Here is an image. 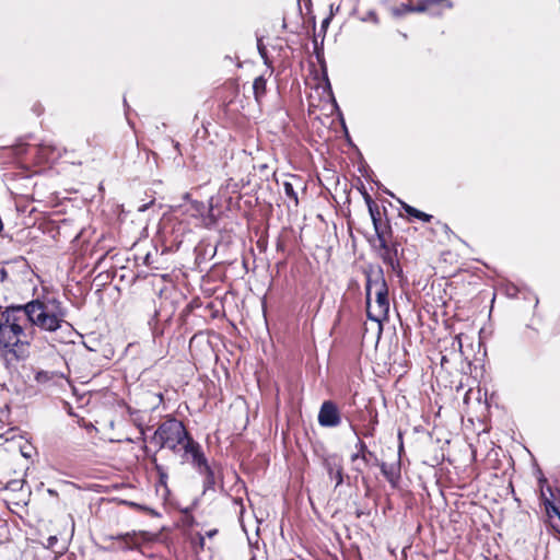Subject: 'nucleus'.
<instances>
[{
  "instance_id": "obj_44",
  "label": "nucleus",
  "mask_w": 560,
  "mask_h": 560,
  "mask_svg": "<svg viewBox=\"0 0 560 560\" xmlns=\"http://www.w3.org/2000/svg\"><path fill=\"white\" fill-rule=\"evenodd\" d=\"M148 209V205H143L139 208V211H145Z\"/></svg>"
},
{
  "instance_id": "obj_27",
  "label": "nucleus",
  "mask_w": 560,
  "mask_h": 560,
  "mask_svg": "<svg viewBox=\"0 0 560 560\" xmlns=\"http://www.w3.org/2000/svg\"><path fill=\"white\" fill-rule=\"evenodd\" d=\"M35 380L38 383H47L52 380V373H50L48 371L40 370V371L36 372Z\"/></svg>"
},
{
  "instance_id": "obj_41",
  "label": "nucleus",
  "mask_w": 560,
  "mask_h": 560,
  "mask_svg": "<svg viewBox=\"0 0 560 560\" xmlns=\"http://www.w3.org/2000/svg\"><path fill=\"white\" fill-rule=\"evenodd\" d=\"M209 217L211 219L212 222H215L217 219L214 218V215L212 214V207L209 209Z\"/></svg>"
},
{
  "instance_id": "obj_40",
  "label": "nucleus",
  "mask_w": 560,
  "mask_h": 560,
  "mask_svg": "<svg viewBox=\"0 0 560 560\" xmlns=\"http://www.w3.org/2000/svg\"><path fill=\"white\" fill-rule=\"evenodd\" d=\"M47 492H48V494H49V495H51V497H56V495H58V492H57L56 490H54V489H48V490H47Z\"/></svg>"
},
{
  "instance_id": "obj_6",
  "label": "nucleus",
  "mask_w": 560,
  "mask_h": 560,
  "mask_svg": "<svg viewBox=\"0 0 560 560\" xmlns=\"http://www.w3.org/2000/svg\"><path fill=\"white\" fill-rule=\"evenodd\" d=\"M366 304V316L370 320L381 324L383 320L388 318L389 313V298H388V285L385 288H378L375 291V304H371V300H365Z\"/></svg>"
},
{
  "instance_id": "obj_33",
  "label": "nucleus",
  "mask_w": 560,
  "mask_h": 560,
  "mask_svg": "<svg viewBox=\"0 0 560 560\" xmlns=\"http://www.w3.org/2000/svg\"><path fill=\"white\" fill-rule=\"evenodd\" d=\"M8 279V271L5 268L0 269V282H4Z\"/></svg>"
},
{
  "instance_id": "obj_58",
  "label": "nucleus",
  "mask_w": 560,
  "mask_h": 560,
  "mask_svg": "<svg viewBox=\"0 0 560 560\" xmlns=\"http://www.w3.org/2000/svg\"><path fill=\"white\" fill-rule=\"evenodd\" d=\"M300 1H301V0H298V4H299V5H300Z\"/></svg>"
},
{
  "instance_id": "obj_22",
  "label": "nucleus",
  "mask_w": 560,
  "mask_h": 560,
  "mask_svg": "<svg viewBox=\"0 0 560 560\" xmlns=\"http://www.w3.org/2000/svg\"><path fill=\"white\" fill-rule=\"evenodd\" d=\"M121 503L125 504V505H128V506H130L132 509H136V510H139V511H144L149 515H153V516H159L160 515L155 510H153V509H151L149 506L141 505L139 503L132 502V501L124 500V501H121Z\"/></svg>"
},
{
  "instance_id": "obj_43",
  "label": "nucleus",
  "mask_w": 560,
  "mask_h": 560,
  "mask_svg": "<svg viewBox=\"0 0 560 560\" xmlns=\"http://www.w3.org/2000/svg\"><path fill=\"white\" fill-rule=\"evenodd\" d=\"M234 502H235L236 504H241V505H243V500H242L241 498L235 499V500H234Z\"/></svg>"
},
{
  "instance_id": "obj_54",
  "label": "nucleus",
  "mask_w": 560,
  "mask_h": 560,
  "mask_svg": "<svg viewBox=\"0 0 560 560\" xmlns=\"http://www.w3.org/2000/svg\"><path fill=\"white\" fill-rule=\"evenodd\" d=\"M140 431H141V435L143 436L144 435V430L140 429Z\"/></svg>"
},
{
  "instance_id": "obj_51",
  "label": "nucleus",
  "mask_w": 560,
  "mask_h": 560,
  "mask_svg": "<svg viewBox=\"0 0 560 560\" xmlns=\"http://www.w3.org/2000/svg\"><path fill=\"white\" fill-rule=\"evenodd\" d=\"M1 526H2V527H7V523H5V522H3V521H1Z\"/></svg>"
},
{
  "instance_id": "obj_57",
  "label": "nucleus",
  "mask_w": 560,
  "mask_h": 560,
  "mask_svg": "<svg viewBox=\"0 0 560 560\" xmlns=\"http://www.w3.org/2000/svg\"><path fill=\"white\" fill-rule=\"evenodd\" d=\"M307 4L311 5V0H306Z\"/></svg>"
},
{
  "instance_id": "obj_32",
  "label": "nucleus",
  "mask_w": 560,
  "mask_h": 560,
  "mask_svg": "<svg viewBox=\"0 0 560 560\" xmlns=\"http://www.w3.org/2000/svg\"><path fill=\"white\" fill-rule=\"evenodd\" d=\"M359 191L361 192L363 199L365 200V198H368L366 196H370V194L368 192L365 186L361 183L360 187H358Z\"/></svg>"
},
{
  "instance_id": "obj_35",
  "label": "nucleus",
  "mask_w": 560,
  "mask_h": 560,
  "mask_svg": "<svg viewBox=\"0 0 560 560\" xmlns=\"http://www.w3.org/2000/svg\"><path fill=\"white\" fill-rule=\"evenodd\" d=\"M143 262H144V265H147V266H150V265L152 264V260H151V253H148V254L144 256Z\"/></svg>"
},
{
  "instance_id": "obj_7",
  "label": "nucleus",
  "mask_w": 560,
  "mask_h": 560,
  "mask_svg": "<svg viewBox=\"0 0 560 560\" xmlns=\"http://www.w3.org/2000/svg\"><path fill=\"white\" fill-rule=\"evenodd\" d=\"M318 424L323 428H336L341 422V413L337 404L332 400H325L318 411Z\"/></svg>"
},
{
  "instance_id": "obj_42",
  "label": "nucleus",
  "mask_w": 560,
  "mask_h": 560,
  "mask_svg": "<svg viewBox=\"0 0 560 560\" xmlns=\"http://www.w3.org/2000/svg\"><path fill=\"white\" fill-rule=\"evenodd\" d=\"M456 339H457L458 350L460 351V350H462V347H463V346H462V340H460V338H459V337H456Z\"/></svg>"
},
{
  "instance_id": "obj_4",
  "label": "nucleus",
  "mask_w": 560,
  "mask_h": 560,
  "mask_svg": "<svg viewBox=\"0 0 560 560\" xmlns=\"http://www.w3.org/2000/svg\"><path fill=\"white\" fill-rule=\"evenodd\" d=\"M187 452H190V458L188 462L203 478V493L215 489V474L213 468L209 465L207 457L201 448L194 446L192 444L187 445Z\"/></svg>"
},
{
  "instance_id": "obj_12",
  "label": "nucleus",
  "mask_w": 560,
  "mask_h": 560,
  "mask_svg": "<svg viewBox=\"0 0 560 560\" xmlns=\"http://www.w3.org/2000/svg\"><path fill=\"white\" fill-rule=\"evenodd\" d=\"M386 208H384V214H386ZM376 238L378 241L380 246H385V242L393 241V229L389 219L385 215V220H381L378 222L377 228H374Z\"/></svg>"
},
{
  "instance_id": "obj_28",
  "label": "nucleus",
  "mask_w": 560,
  "mask_h": 560,
  "mask_svg": "<svg viewBox=\"0 0 560 560\" xmlns=\"http://www.w3.org/2000/svg\"><path fill=\"white\" fill-rule=\"evenodd\" d=\"M164 448H168L174 454H178L182 457L184 453V443L168 442V445H164Z\"/></svg>"
},
{
  "instance_id": "obj_48",
  "label": "nucleus",
  "mask_w": 560,
  "mask_h": 560,
  "mask_svg": "<svg viewBox=\"0 0 560 560\" xmlns=\"http://www.w3.org/2000/svg\"><path fill=\"white\" fill-rule=\"evenodd\" d=\"M220 490H221L222 492L224 491L223 482H221V485H220Z\"/></svg>"
},
{
  "instance_id": "obj_55",
  "label": "nucleus",
  "mask_w": 560,
  "mask_h": 560,
  "mask_svg": "<svg viewBox=\"0 0 560 560\" xmlns=\"http://www.w3.org/2000/svg\"><path fill=\"white\" fill-rule=\"evenodd\" d=\"M541 481H546V478H544V477H542V478H540V479H539V482H541Z\"/></svg>"
},
{
  "instance_id": "obj_30",
  "label": "nucleus",
  "mask_w": 560,
  "mask_h": 560,
  "mask_svg": "<svg viewBox=\"0 0 560 560\" xmlns=\"http://www.w3.org/2000/svg\"><path fill=\"white\" fill-rule=\"evenodd\" d=\"M362 22L371 21L374 24H378V16L377 13L374 10H369L364 16L360 19Z\"/></svg>"
},
{
  "instance_id": "obj_47",
  "label": "nucleus",
  "mask_w": 560,
  "mask_h": 560,
  "mask_svg": "<svg viewBox=\"0 0 560 560\" xmlns=\"http://www.w3.org/2000/svg\"><path fill=\"white\" fill-rule=\"evenodd\" d=\"M173 143H174V147L178 150V148H179V143H178V142H175V141H173Z\"/></svg>"
},
{
  "instance_id": "obj_5",
  "label": "nucleus",
  "mask_w": 560,
  "mask_h": 560,
  "mask_svg": "<svg viewBox=\"0 0 560 560\" xmlns=\"http://www.w3.org/2000/svg\"><path fill=\"white\" fill-rule=\"evenodd\" d=\"M355 450L357 451L351 455L350 459L354 464L352 469L357 474L363 475L364 468L377 466L380 464L381 460L378 459L376 454L370 451L366 443L360 438L355 443ZM362 481H366L364 476H362Z\"/></svg>"
},
{
  "instance_id": "obj_14",
  "label": "nucleus",
  "mask_w": 560,
  "mask_h": 560,
  "mask_svg": "<svg viewBox=\"0 0 560 560\" xmlns=\"http://www.w3.org/2000/svg\"><path fill=\"white\" fill-rule=\"evenodd\" d=\"M398 246L399 244L396 241H387L385 242V246H380V258L383 262L392 264L394 259H398Z\"/></svg>"
},
{
  "instance_id": "obj_38",
  "label": "nucleus",
  "mask_w": 560,
  "mask_h": 560,
  "mask_svg": "<svg viewBox=\"0 0 560 560\" xmlns=\"http://www.w3.org/2000/svg\"><path fill=\"white\" fill-rule=\"evenodd\" d=\"M217 533H218V529H210V530H208V532L206 533V535H207L209 538H211V537H213L214 535H217Z\"/></svg>"
},
{
  "instance_id": "obj_21",
  "label": "nucleus",
  "mask_w": 560,
  "mask_h": 560,
  "mask_svg": "<svg viewBox=\"0 0 560 560\" xmlns=\"http://www.w3.org/2000/svg\"><path fill=\"white\" fill-rule=\"evenodd\" d=\"M359 173L366 178L368 180H371L376 187H381V182L373 178V171L370 168V166L362 162L358 167Z\"/></svg>"
},
{
  "instance_id": "obj_34",
  "label": "nucleus",
  "mask_w": 560,
  "mask_h": 560,
  "mask_svg": "<svg viewBox=\"0 0 560 560\" xmlns=\"http://www.w3.org/2000/svg\"><path fill=\"white\" fill-rule=\"evenodd\" d=\"M378 189H382V191L393 198H396L395 195L389 190L387 189L386 187H384L382 184H381V187H377Z\"/></svg>"
},
{
  "instance_id": "obj_29",
  "label": "nucleus",
  "mask_w": 560,
  "mask_h": 560,
  "mask_svg": "<svg viewBox=\"0 0 560 560\" xmlns=\"http://www.w3.org/2000/svg\"><path fill=\"white\" fill-rule=\"evenodd\" d=\"M429 4H432L429 0H419L415 5H412V11L419 13L424 12Z\"/></svg>"
},
{
  "instance_id": "obj_16",
  "label": "nucleus",
  "mask_w": 560,
  "mask_h": 560,
  "mask_svg": "<svg viewBox=\"0 0 560 560\" xmlns=\"http://www.w3.org/2000/svg\"><path fill=\"white\" fill-rule=\"evenodd\" d=\"M110 538L118 540L122 550H131L138 546V539L135 532L119 534L117 536H112Z\"/></svg>"
},
{
  "instance_id": "obj_45",
  "label": "nucleus",
  "mask_w": 560,
  "mask_h": 560,
  "mask_svg": "<svg viewBox=\"0 0 560 560\" xmlns=\"http://www.w3.org/2000/svg\"><path fill=\"white\" fill-rule=\"evenodd\" d=\"M350 427H351V429H352L353 433L358 436V431H357L355 427H354V425H352V424H350Z\"/></svg>"
},
{
  "instance_id": "obj_17",
  "label": "nucleus",
  "mask_w": 560,
  "mask_h": 560,
  "mask_svg": "<svg viewBox=\"0 0 560 560\" xmlns=\"http://www.w3.org/2000/svg\"><path fill=\"white\" fill-rule=\"evenodd\" d=\"M365 203L369 210V214L372 220L373 228H377L378 222L382 220V213L377 203L374 202L371 196H366Z\"/></svg>"
},
{
  "instance_id": "obj_23",
  "label": "nucleus",
  "mask_w": 560,
  "mask_h": 560,
  "mask_svg": "<svg viewBox=\"0 0 560 560\" xmlns=\"http://www.w3.org/2000/svg\"><path fill=\"white\" fill-rule=\"evenodd\" d=\"M283 189L287 197L294 202V206H298L299 198L296 191L294 190L293 184L290 182H283Z\"/></svg>"
},
{
  "instance_id": "obj_46",
  "label": "nucleus",
  "mask_w": 560,
  "mask_h": 560,
  "mask_svg": "<svg viewBox=\"0 0 560 560\" xmlns=\"http://www.w3.org/2000/svg\"><path fill=\"white\" fill-rule=\"evenodd\" d=\"M557 517L559 518L560 521V512L557 514ZM557 532L560 534V526L557 528Z\"/></svg>"
},
{
  "instance_id": "obj_20",
  "label": "nucleus",
  "mask_w": 560,
  "mask_h": 560,
  "mask_svg": "<svg viewBox=\"0 0 560 560\" xmlns=\"http://www.w3.org/2000/svg\"><path fill=\"white\" fill-rule=\"evenodd\" d=\"M257 50L261 59L264 60V63L272 70V62L268 56V50L266 46L264 45L262 38L257 37Z\"/></svg>"
},
{
  "instance_id": "obj_53",
  "label": "nucleus",
  "mask_w": 560,
  "mask_h": 560,
  "mask_svg": "<svg viewBox=\"0 0 560 560\" xmlns=\"http://www.w3.org/2000/svg\"><path fill=\"white\" fill-rule=\"evenodd\" d=\"M293 178L300 180V177L296 175H294Z\"/></svg>"
},
{
  "instance_id": "obj_31",
  "label": "nucleus",
  "mask_w": 560,
  "mask_h": 560,
  "mask_svg": "<svg viewBox=\"0 0 560 560\" xmlns=\"http://www.w3.org/2000/svg\"><path fill=\"white\" fill-rule=\"evenodd\" d=\"M545 506L549 515L555 514L557 516V514L560 512V509L555 504L553 501L549 499H546Z\"/></svg>"
},
{
  "instance_id": "obj_1",
  "label": "nucleus",
  "mask_w": 560,
  "mask_h": 560,
  "mask_svg": "<svg viewBox=\"0 0 560 560\" xmlns=\"http://www.w3.org/2000/svg\"><path fill=\"white\" fill-rule=\"evenodd\" d=\"M68 310L58 296L43 288V292L24 304H11L1 313L0 322L9 326L8 331L34 336V327L42 331L56 332L66 329L71 334L72 325L66 319Z\"/></svg>"
},
{
  "instance_id": "obj_10",
  "label": "nucleus",
  "mask_w": 560,
  "mask_h": 560,
  "mask_svg": "<svg viewBox=\"0 0 560 560\" xmlns=\"http://www.w3.org/2000/svg\"><path fill=\"white\" fill-rule=\"evenodd\" d=\"M380 467L382 475L392 486V488H397L401 478V464L400 458H398L395 463L387 464L385 462H380L376 466Z\"/></svg>"
},
{
  "instance_id": "obj_50",
  "label": "nucleus",
  "mask_w": 560,
  "mask_h": 560,
  "mask_svg": "<svg viewBox=\"0 0 560 560\" xmlns=\"http://www.w3.org/2000/svg\"><path fill=\"white\" fill-rule=\"evenodd\" d=\"M124 105H125L126 108H129L126 98L124 100Z\"/></svg>"
},
{
  "instance_id": "obj_11",
  "label": "nucleus",
  "mask_w": 560,
  "mask_h": 560,
  "mask_svg": "<svg viewBox=\"0 0 560 560\" xmlns=\"http://www.w3.org/2000/svg\"><path fill=\"white\" fill-rule=\"evenodd\" d=\"M27 144L19 142L14 145L0 147V164H7L27 151Z\"/></svg>"
},
{
  "instance_id": "obj_18",
  "label": "nucleus",
  "mask_w": 560,
  "mask_h": 560,
  "mask_svg": "<svg viewBox=\"0 0 560 560\" xmlns=\"http://www.w3.org/2000/svg\"><path fill=\"white\" fill-rule=\"evenodd\" d=\"M267 80L264 75H259L254 80L253 92L254 97L257 102H260L261 97L266 94Z\"/></svg>"
},
{
  "instance_id": "obj_9",
  "label": "nucleus",
  "mask_w": 560,
  "mask_h": 560,
  "mask_svg": "<svg viewBox=\"0 0 560 560\" xmlns=\"http://www.w3.org/2000/svg\"><path fill=\"white\" fill-rule=\"evenodd\" d=\"M323 466L330 479H335V488L343 483L342 458L337 454H327L323 457Z\"/></svg>"
},
{
  "instance_id": "obj_26",
  "label": "nucleus",
  "mask_w": 560,
  "mask_h": 560,
  "mask_svg": "<svg viewBox=\"0 0 560 560\" xmlns=\"http://www.w3.org/2000/svg\"><path fill=\"white\" fill-rule=\"evenodd\" d=\"M409 12H413L412 4H409V3H401L399 7H397L393 10V14L395 16H401Z\"/></svg>"
},
{
  "instance_id": "obj_2",
  "label": "nucleus",
  "mask_w": 560,
  "mask_h": 560,
  "mask_svg": "<svg viewBox=\"0 0 560 560\" xmlns=\"http://www.w3.org/2000/svg\"><path fill=\"white\" fill-rule=\"evenodd\" d=\"M151 442L156 443L159 451L164 448V445H168V442L184 443V453L182 454V463H186L190 458V452H187V445L192 444L198 448L201 445L195 441L191 434L187 431L183 421L175 417H168L164 420L158 429L154 431Z\"/></svg>"
},
{
  "instance_id": "obj_15",
  "label": "nucleus",
  "mask_w": 560,
  "mask_h": 560,
  "mask_svg": "<svg viewBox=\"0 0 560 560\" xmlns=\"http://www.w3.org/2000/svg\"><path fill=\"white\" fill-rule=\"evenodd\" d=\"M398 203L400 205L401 209L411 218L413 219H417V220H420L422 222H430L431 219L433 218L431 214L429 213H425L410 205H408L407 202H405L404 200L399 199V198H396Z\"/></svg>"
},
{
  "instance_id": "obj_37",
  "label": "nucleus",
  "mask_w": 560,
  "mask_h": 560,
  "mask_svg": "<svg viewBox=\"0 0 560 560\" xmlns=\"http://www.w3.org/2000/svg\"><path fill=\"white\" fill-rule=\"evenodd\" d=\"M399 440H400V443H399V447H398V453L400 454L404 451V443H402L401 433H399Z\"/></svg>"
},
{
  "instance_id": "obj_49",
  "label": "nucleus",
  "mask_w": 560,
  "mask_h": 560,
  "mask_svg": "<svg viewBox=\"0 0 560 560\" xmlns=\"http://www.w3.org/2000/svg\"><path fill=\"white\" fill-rule=\"evenodd\" d=\"M313 27L315 28V25H316V21H315V16H313Z\"/></svg>"
},
{
  "instance_id": "obj_8",
  "label": "nucleus",
  "mask_w": 560,
  "mask_h": 560,
  "mask_svg": "<svg viewBox=\"0 0 560 560\" xmlns=\"http://www.w3.org/2000/svg\"><path fill=\"white\" fill-rule=\"evenodd\" d=\"M363 273L366 278L365 283V300L370 301L372 298V289L385 288L387 282L384 276V270L381 266H373L372 264L363 268Z\"/></svg>"
},
{
  "instance_id": "obj_24",
  "label": "nucleus",
  "mask_w": 560,
  "mask_h": 560,
  "mask_svg": "<svg viewBox=\"0 0 560 560\" xmlns=\"http://www.w3.org/2000/svg\"><path fill=\"white\" fill-rule=\"evenodd\" d=\"M330 9L332 10V5L330 7ZM332 11L330 12V14L328 16H326L323 21H322V24H320V31H319V34H317V38L319 36H322V39H325V36H326V32H327V28L332 20Z\"/></svg>"
},
{
  "instance_id": "obj_3",
  "label": "nucleus",
  "mask_w": 560,
  "mask_h": 560,
  "mask_svg": "<svg viewBox=\"0 0 560 560\" xmlns=\"http://www.w3.org/2000/svg\"><path fill=\"white\" fill-rule=\"evenodd\" d=\"M9 326L0 322V358L8 370L15 369L19 361L25 360L30 352L32 334L23 337L20 334L8 331Z\"/></svg>"
},
{
  "instance_id": "obj_39",
  "label": "nucleus",
  "mask_w": 560,
  "mask_h": 560,
  "mask_svg": "<svg viewBox=\"0 0 560 560\" xmlns=\"http://www.w3.org/2000/svg\"><path fill=\"white\" fill-rule=\"evenodd\" d=\"M55 542H57V537L56 536H50L48 538V545L52 546Z\"/></svg>"
},
{
  "instance_id": "obj_52",
  "label": "nucleus",
  "mask_w": 560,
  "mask_h": 560,
  "mask_svg": "<svg viewBox=\"0 0 560 560\" xmlns=\"http://www.w3.org/2000/svg\"><path fill=\"white\" fill-rule=\"evenodd\" d=\"M34 110L37 112V115H40V112L37 109V107H35Z\"/></svg>"
},
{
  "instance_id": "obj_36",
  "label": "nucleus",
  "mask_w": 560,
  "mask_h": 560,
  "mask_svg": "<svg viewBox=\"0 0 560 560\" xmlns=\"http://www.w3.org/2000/svg\"><path fill=\"white\" fill-rule=\"evenodd\" d=\"M365 514H369V512H365L364 510H361V509H357V510H355V516H357L358 518L362 517V516H363V515H365Z\"/></svg>"
},
{
  "instance_id": "obj_25",
  "label": "nucleus",
  "mask_w": 560,
  "mask_h": 560,
  "mask_svg": "<svg viewBox=\"0 0 560 560\" xmlns=\"http://www.w3.org/2000/svg\"><path fill=\"white\" fill-rule=\"evenodd\" d=\"M392 271L395 273V276L399 279H404V270L399 262V259H394L392 264H386Z\"/></svg>"
},
{
  "instance_id": "obj_13",
  "label": "nucleus",
  "mask_w": 560,
  "mask_h": 560,
  "mask_svg": "<svg viewBox=\"0 0 560 560\" xmlns=\"http://www.w3.org/2000/svg\"><path fill=\"white\" fill-rule=\"evenodd\" d=\"M313 48H314V55H315L316 60L320 67L322 73L325 77L326 85L329 90H331L328 74H327V63H326L325 56H324V39L318 40L316 34L314 35V38H313Z\"/></svg>"
},
{
  "instance_id": "obj_56",
  "label": "nucleus",
  "mask_w": 560,
  "mask_h": 560,
  "mask_svg": "<svg viewBox=\"0 0 560 560\" xmlns=\"http://www.w3.org/2000/svg\"><path fill=\"white\" fill-rule=\"evenodd\" d=\"M203 540H205V538H203V537H200V542H201V545L203 544Z\"/></svg>"
},
{
  "instance_id": "obj_19",
  "label": "nucleus",
  "mask_w": 560,
  "mask_h": 560,
  "mask_svg": "<svg viewBox=\"0 0 560 560\" xmlns=\"http://www.w3.org/2000/svg\"><path fill=\"white\" fill-rule=\"evenodd\" d=\"M151 463L153 464L154 469L158 472L159 485L166 487V482H167V478H168L166 469L164 468V466H162L161 464L158 463L155 455H153L151 457Z\"/></svg>"
}]
</instances>
